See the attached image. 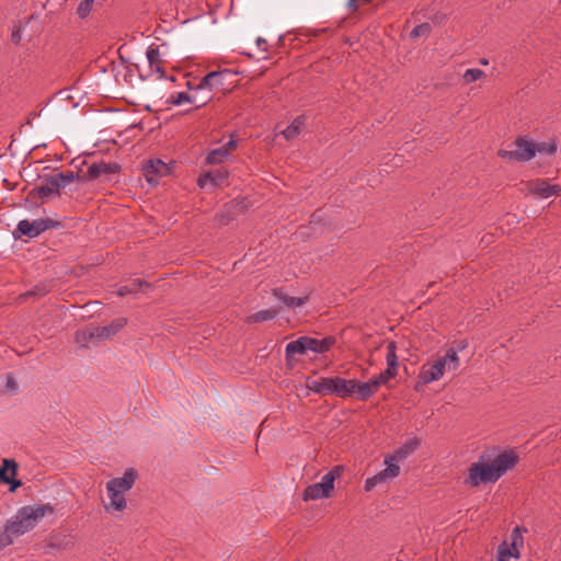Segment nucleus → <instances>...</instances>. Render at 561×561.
<instances>
[{
    "mask_svg": "<svg viewBox=\"0 0 561 561\" xmlns=\"http://www.w3.org/2000/svg\"><path fill=\"white\" fill-rule=\"evenodd\" d=\"M194 93H192V104L194 105V108H201L203 106H205L206 104H208L214 95L213 93H210V91H196V90H193Z\"/></svg>",
    "mask_w": 561,
    "mask_h": 561,
    "instance_id": "nucleus-31",
    "label": "nucleus"
},
{
    "mask_svg": "<svg viewBox=\"0 0 561 561\" xmlns=\"http://www.w3.org/2000/svg\"><path fill=\"white\" fill-rule=\"evenodd\" d=\"M306 387L320 396H325L327 392V377H320L319 379H310L308 378L306 381Z\"/></svg>",
    "mask_w": 561,
    "mask_h": 561,
    "instance_id": "nucleus-32",
    "label": "nucleus"
},
{
    "mask_svg": "<svg viewBox=\"0 0 561 561\" xmlns=\"http://www.w3.org/2000/svg\"><path fill=\"white\" fill-rule=\"evenodd\" d=\"M51 175L55 180H57L59 184V191H61V188H65L68 184L72 183L76 180H82L79 173L73 171H59Z\"/></svg>",
    "mask_w": 561,
    "mask_h": 561,
    "instance_id": "nucleus-27",
    "label": "nucleus"
},
{
    "mask_svg": "<svg viewBox=\"0 0 561 561\" xmlns=\"http://www.w3.org/2000/svg\"><path fill=\"white\" fill-rule=\"evenodd\" d=\"M229 172L226 169H217L202 173L197 179V185L204 188L207 184L213 187H219L224 184L228 185Z\"/></svg>",
    "mask_w": 561,
    "mask_h": 561,
    "instance_id": "nucleus-13",
    "label": "nucleus"
},
{
    "mask_svg": "<svg viewBox=\"0 0 561 561\" xmlns=\"http://www.w3.org/2000/svg\"><path fill=\"white\" fill-rule=\"evenodd\" d=\"M307 351H309V347H308V336L307 335L300 336L297 340L289 342L286 345V348H285L286 364L291 366L293 365L291 362L294 360V356L296 354L304 355V354L307 353Z\"/></svg>",
    "mask_w": 561,
    "mask_h": 561,
    "instance_id": "nucleus-16",
    "label": "nucleus"
},
{
    "mask_svg": "<svg viewBox=\"0 0 561 561\" xmlns=\"http://www.w3.org/2000/svg\"><path fill=\"white\" fill-rule=\"evenodd\" d=\"M39 220L42 224L43 231H46L47 229H59L62 227L59 220H55L51 218H41Z\"/></svg>",
    "mask_w": 561,
    "mask_h": 561,
    "instance_id": "nucleus-45",
    "label": "nucleus"
},
{
    "mask_svg": "<svg viewBox=\"0 0 561 561\" xmlns=\"http://www.w3.org/2000/svg\"><path fill=\"white\" fill-rule=\"evenodd\" d=\"M484 77H485L484 71H482L481 69H478V68L468 69V70H466V72L463 75V79L467 83L474 82Z\"/></svg>",
    "mask_w": 561,
    "mask_h": 561,
    "instance_id": "nucleus-41",
    "label": "nucleus"
},
{
    "mask_svg": "<svg viewBox=\"0 0 561 561\" xmlns=\"http://www.w3.org/2000/svg\"><path fill=\"white\" fill-rule=\"evenodd\" d=\"M519 548L520 547L510 546V551L512 552V558H515V559H519L520 558Z\"/></svg>",
    "mask_w": 561,
    "mask_h": 561,
    "instance_id": "nucleus-54",
    "label": "nucleus"
},
{
    "mask_svg": "<svg viewBox=\"0 0 561 561\" xmlns=\"http://www.w3.org/2000/svg\"><path fill=\"white\" fill-rule=\"evenodd\" d=\"M420 446V440L416 437H413L405 442L400 448H398L393 456L390 458L391 460L400 461L411 455L417 447Z\"/></svg>",
    "mask_w": 561,
    "mask_h": 561,
    "instance_id": "nucleus-23",
    "label": "nucleus"
},
{
    "mask_svg": "<svg viewBox=\"0 0 561 561\" xmlns=\"http://www.w3.org/2000/svg\"><path fill=\"white\" fill-rule=\"evenodd\" d=\"M42 232L44 231L39 219L33 221L23 219L18 224L16 229L14 231V233L26 236L28 238H35L39 236Z\"/></svg>",
    "mask_w": 561,
    "mask_h": 561,
    "instance_id": "nucleus-17",
    "label": "nucleus"
},
{
    "mask_svg": "<svg viewBox=\"0 0 561 561\" xmlns=\"http://www.w3.org/2000/svg\"><path fill=\"white\" fill-rule=\"evenodd\" d=\"M272 295L278 299H280L288 308H296L304 306L308 301V296L306 297H290L284 294L283 288H273Z\"/></svg>",
    "mask_w": 561,
    "mask_h": 561,
    "instance_id": "nucleus-22",
    "label": "nucleus"
},
{
    "mask_svg": "<svg viewBox=\"0 0 561 561\" xmlns=\"http://www.w3.org/2000/svg\"><path fill=\"white\" fill-rule=\"evenodd\" d=\"M138 477H139L138 471L135 468H128L125 470L123 477L113 478V479L108 480L106 482V486L116 489V490L121 491L122 493H125L134 486Z\"/></svg>",
    "mask_w": 561,
    "mask_h": 561,
    "instance_id": "nucleus-14",
    "label": "nucleus"
},
{
    "mask_svg": "<svg viewBox=\"0 0 561 561\" xmlns=\"http://www.w3.org/2000/svg\"><path fill=\"white\" fill-rule=\"evenodd\" d=\"M497 561H508L510 558H512V552L510 551V546L506 541H503L497 547Z\"/></svg>",
    "mask_w": 561,
    "mask_h": 561,
    "instance_id": "nucleus-44",
    "label": "nucleus"
},
{
    "mask_svg": "<svg viewBox=\"0 0 561 561\" xmlns=\"http://www.w3.org/2000/svg\"><path fill=\"white\" fill-rule=\"evenodd\" d=\"M55 508L50 504L25 505L18 510L19 516L27 526V531L32 530L46 514H53Z\"/></svg>",
    "mask_w": 561,
    "mask_h": 561,
    "instance_id": "nucleus-7",
    "label": "nucleus"
},
{
    "mask_svg": "<svg viewBox=\"0 0 561 561\" xmlns=\"http://www.w3.org/2000/svg\"><path fill=\"white\" fill-rule=\"evenodd\" d=\"M518 461L519 457L514 450H504L494 458L483 453L478 461L469 466L468 476L463 483L473 488L480 484L494 483L507 470L513 469Z\"/></svg>",
    "mask_w": 561,
    "mask_h": 561,
    "instance_id": "nucleus-1",
    "label": "nucleus"
},
{
    "mask_svg": "<svg viewBox=\"0 0 561 561\" xmlns=\"http://www.w3.org/2000/svg\"><path fill=\"white\" fill-rule=\"evenodd\" d=\"M142 286L148 288V287H150V284L142 279H134L131 282V284L121 286L117 294L122 297L129 295V294H134V293H137L138 289H140Z\"/></svg>",
    "mask_w": 561,
    "mask_h": 561,
    "instance_id": "nucleus-33",
    "label": "nucleus"
},
{
    "mask_svg": "<svg viewBox=\"0 0 561 561\" xmlns=\"http://www.w3.org/2000/svg\"><path fill=\"white\" fill-rule=\"evenodd\" d=\"M322 488L320 482L308 485L302 493V500L307 502L310 500L331 497V494Z\"/></svg>",
    "mask_w": 561,
    "mask_h": 561,
    "instance_id": "nucleus-21",
    "label": "nucleus"
},
{
    "mask_svg": "<svg viewBox=\"0 0 561 561\" xmlns=\"http://www.w3.org/2000/svg\"><path fill=\"white\" fill-rule=\"evenodd\" d=\"M9 484V492L14 493L19 488L23 485L22 480L16 479V476L10 474L9 482H5Z\"/></svg>",
    "mask_w": 561,
    "mask_h": 561,
    "instance_id": "nucleus-48",
    "label": "nucleus"
},
{
    "mask_svg": "<svg viewBox=\"0 0 561 561\" xmlns=\"http://www.w3.org/2000/svg\"><path fill=\"white\" fill-rule=\"evenodd\" d=\"M108 496H110V503L108 505H104L105 510L107 512L116 511L122 512L126 508L127 502L124 496V493L116 489H112L110 486H106Z\"/></svg>",
    "mask_w": 561,
    "mask_h": 561,
    "instance_id": "nucleus-19",
    "label": "nucleus"
},
{
    "mask_svg": "<svg viewBox=\"0 0 561 561\" xmlns=\"http://www.w3.org/2000/svg\"><path fill=\"white\" fill-rule=\"evenodd\" d=\"M42 183L34 186L26 196V203H32L37 206L36 201L41 199L43 203L54 196H60L59 184L53 175L42 176Z\"/></svg>",
    "mask_w": 561,
    "mask_h": 561,
    "instance_id": "nucleus-4",
    "label": "nucleus"
},
{
    "mask_svg": "<svg viewBox=\"0 0 561 561\" xmlns=\"http://www.w3.org/2000/svg\"><path fill=\"white\" fill-rule=\"evenodd\" d=\"M527 191L541 198L550 196H559L561 194V186L559 184H550L547 179H535L526 182Z\"/></svg>",
    "mask_w": 561,
    "mask_h": 561,
    "instance_id": "nucleus-9",
    "label": "nucleus"
},
{
    "mask_svg": "<svg viewBox=\"0 0 561 561\" xmlns=\"http://www.w3.org/2000/svg\"><path fill=\"white\" fill-rule=\"evenodd\" d=\"M228 156L229 154L227 153V149L218 147L208 152L205 161L207 164H218L221 163Z\"/></svg>",
    "mask_w": 561,
    "mask_h": 561,
    "instance_id": "nucleus-34",
    "label": "nucleus"
},
{
    "mask_svg": "<svg viewBox=\"0 0 561 561\" xmlns=\"http://www.w3.org/2000/svg\"><path fill=\"white\" fill-rule=\"evenodd\" d=\"M351 379H344L342 377H327V392L325 396L334 394L339 398L352 397Z\"/></svg>",
    "mask_w": 561,
    "mask_h": 561,
    "instance_id": "nucleus-11",
    "label": "nucleus"
},
{
    "mask_svg": "<svg viewBox=\"0 0 561 561\" xmlns=\"http://www.w3.org/2000/svg\"><path fill=\"white\" fill-rule=\"evenodd\" d=\"M336 339L332 335H328L323 337L322 340H318L311 336H308V347L309 351L317 353V354H323L331 350L333 345H335Z\"/></svg>",
    "mask_w": 561,
    "mask_h": 561,
    "instance_id": "nucleus-20",
    "label": "nucleus"
},
{
    "mask_svg": "<svg viewBox=\"0 0 561 561\" xmlns=\"http://www.w3.org/2000/svg\"><path fill=\"white\" fill-rule=\"evenodd\" d=\"M51 287H53V285H51L50 280L42 282V283L36 284L31 290L23 294L22 297H24V298H31V297L41 298V297H44L45 295H47L51 290Z\"/></svg>",
    "mask_w": 561,
    "mask_h": 561,
    "instance_id": "nucleus-28",
    "label": "nucleus"
},
{
    "mask_svg": "<svg viewBox=\"0 0 561 561\" xmlns=\"http://www.w3.org/2000/svg\"><path fill=\"white\" fill-rule=\"evenodd\" d=\"M264 43H265V41H264V39H262V38H259V39H257V45H259V46H260L261 44H264Z\"/></svg>",
    "mask_w": 561,
    "mask_h": 561,
    "instance_id": "nucleus-59",
    "label": "nucleus"
},
{
    "mask_svg": "<svg viewBox=\"0 0 561 561\" xmlns=\"http://www.w3.org/2000/svg\"><path fill=\"white\" fill-rule=\"evenodd\" d=\"M236 75H237V72H233L230 69L210 71L201 79L199 83L196 87L193 88L190 81L186 82V85L190 90H196L197 92L198 91H205V92L210 91L211 92L214 89V83H213L214 79L220 78L222 76H236Z\"/></svg>",
    "mask_w": 561,
    "mask_h": 561,
    "instance_id": "nucleus-15",
    "label": "nucleus"
},
{
    "mask_svg": "<svg viewBox=\"0 0 561 561\" xmlns=\"http://www.w3.org/2000/svg\"><path fill=\"white\" fill-rule=\"evenodd\" d=\"M480 64L483 65V66H486L489 64V60L488 59H480Z\"/></svg>",
    "mask_w": 561,
    "mask_h": 561,
    "instance_id": "nucleus-57",
    "label": "nucleus"
},
{
    "mask_svg": "<svg viewBox=\"0 0 561 561\" xmlns=\"http://www.w3.org/2000/svg\"><path fill=\"white\" fill-rule=\"evenodd\" d=\"M27 531V526L23 523L19 516V512L13 517L8 519L0 530V550L9 547L13 543V538L22 536Z\"/></svg>",
    "mask_w": 561,
    "mask_h": 561,
    "instance_id": "nucleus-6",
    "label": "nucleus"
},
{
    "mask_svg": "<svg viewBox=\"0 0 561 561\" xmlns=\"http://www.w3.org/2000/svg\"><path fill=\"white\" fill-rule=\"evenodd\" d=\"M7 387L13 389L15 387V382L11 376L8 377Z\"/></svg>",
    "mask_w": 561,
    "mask_h": 561,
    "instance_id": "nucleus-56",
    "label": "nucleus"
},
{
    "mask_svg": "<svg viewBox=\"0 0 561 561\" xmlns=\"http://www.w3.org/2000/svg\"><path fill=\"white\" fill-rule=\"evenodd\" d=\"M317 218H318V216H317V211H316V213H313V214L311 215V221H310V222L316 221V219H317Z\"/></svg>",
    "mask_w": 561,
    "mask_h": 561,
    "instance_id": "nucleus-58",
    "label": "nucleus"
},
{
    "mask_svg": "<svg viewBox=\"0 0 561 561\" xmlns=\"http://www.w3.org/2000/svg\"><path fill=\"white\" fill-rule=\"evenodd\" d=\"M459 365L460 360L456 350L448 348L443 357H438L432 364L426 363L422 366L419 375L421 382H417L414 389L419 391L421 386L438 380L444 375L446 366L449 370H457Z\"/></svg>",
    "mask_w": 561,
    "mask_h": 561,
    "instance_id": "nucleus-2",
    "label": "nucleus"
},
{
    "mask_svg": "<svg viewBox=\"0 0 561 561\" xmlns=\"http://www.w3.org/2000/svg\"><path fill=\"white\" fill-rule=\"evenodd\" d=\"M354 387L352 390V397L356 396L358 400L367 401L373 394L377 391L374 386H371L370 379L366 382H362L357 379H351Z\"/></svg>",
    "mask_w": 561,
    "mask_h": 561,
    "instance_id": "nucleus-18",
    "label": "nucleus"
},
{
    "mask_svg": "<svg viewBox=\"0 0 561 561\" xmlns=\"http://www.w3.org/2000/svg\"><path fill=\"white\" fill-rule=\"evenodd\" d=\"M152 70L156 71L157 73H159L160 78L167 77L165 76V70H164L162 64L154 66Z\"/></svg>",
    "mask_w": 561,
    "mask_h": 561,
    "instance_id": "nucleus-53",
    "label": "nucleus"
},
{
    "mask_svg": "<svg viewBox=\"0 0 561 561\" xmlns=\"http://www.w3.org/2000/svg\"><path fill=\"white\" fill-rule=\"evenodd\" d=\"M227 206L239 217L249 209L250 202L247 197L239 196L228 202Z\"/></svg>",
    "mask_w": 561,
    "mask_h": 561,
    "instance_id": "nucleus-29",
    "label": "nucleus"
},
{
    "mask_svg": "<svg viewBox=\"0 0 561 561\" xmlns=\"http://www.w3.org/2000/svg\"><path fill=\"white\" fill-rule=\"evenodd\" d=\"M387 467L375 476L367 478L365 481L364 489L365 491H371L377 484L387 481L388 479H392L399 476L400 467L397 463L390 462L386 459Z\"/></svg>",
    "mask_w": 561,
    "mask_h": 561,
    "instance_id": "nucleus-12",
    "label": "nucleus"
},
{
    "mask_svg": "<svg viewBox=\"0 0 561 561\" xmlns=\"http://www.w3.org/2000/svg\"><path fill=\"white\" fill-rule=\"evenodd\" d=\"M238 146L236 139L231 138L227 144L222 145L221 148L227 149V153L230 154Z\"/></svg>",
    "mask_w": 561,
    "mask_h": 561,
    "instance_id": "nucleus-51",
    "label": "nucleus"
},
{
    "mask_svg": "<svg viewBox=\"0 0 561 561\" xmlns=\"http://www.w3.org/2000/svg\"><path fill=\"white\" fill-rule=\"evenodd\" d=\"M142 173L146 178V181L152 186L158 185L159 180L163 176H167L171 173V168L168 163L163 162L160 159H150L147 160L142 165Z\"/></svg>",
    "mask_w": 561,
    "mask_h": 561,
    "instance_id": "nucleus-8",
    "label": "nucleus"
},
{
    "mask_svg": "<svg viewBox=\"0 0 561 561\" xmlns=\"http://www.w3.org/2000/svg\"><path fill=\"white\" fill-rule=\"evenodd\" d=\"M185 102L192 104V94L187 92H179L176 94L171 95V98L168 100V103L172 105H181Z\"/></svg>",
    "mask_w": 561,
    "mask_h": 561,
    "instance_id": "nucleus-39",
    "label": "nucleus"
},
{
    "mask_svg": "<svg viewBox=\"0 0 561 561\" xmlns=\"http://www.w3.org/2000/svg\"><path fill=\"white\" fill-rule=\"evenodd\" d=\"M237 218H238V216L231 209H229V207L227 206V203H226L224 205L222 209L215 215L214 220L218 226L224 227V226L229 225L231 221L236 220Z\"/></svg>",
    "mask_w": 561,
    "mask_h": 561,
    "instance_id": "nucleus-30",
    "label": "nucleus"
},
{
    "mask_svg": "<svg viewBox=\"0 0 561 561\" xmlns=\"http://www.w3.org/2000/svg\"><path fill=\"white\" fill-rule=\"evenodd\" d=\"M305 126V117L298 116L296 117L290 125H288L283 131V136L287 140H291L296 138L300 133L302 127Z\"/></svg>",
    "mask_w": 561,
    "mask_h": 561,
    "instance_id": "nucleus-26",
    "label": "nucleus"
},
{
    "mask_svg": "<svg viewBox=\"0 0 561 561\" xmlns=\"http://www.w3.org/2000/svg\"><path fill=\"white\" fill-rule=\"evenodd\" d=\"M127 324L126 318L114 319L110 324L103 327H95L89 331V340L94 337L99 340H107L118 333Z\"/></svg>",
    "mask_w": 561,
    "mask_h": 561,
    "instance_id": "nucleus-10",
    "label": "nucleus"
},
{
    "mask_svg": "<svg viewBox=\"0 0 561 561\" xmlns=\"http://www.w3.org/2000/svg\"><path fill=\"white\" fill-rule=\"evenodd\" d=\"M397 351V343L394 341H391L387 345V363H396L398 362V356L396 354Z\"/></svg>",
    "mask_w": 561,
    "mask_h": 561,
    "instance_id": "nucleus-46",
    "label": "nucleus"
},
{
    "mask_svg": "<svg viewBox=\"0 0 561 561\" xmlns=\"http://www.w3.org/2000/svg\"><path fill=\"white\" fill-rule=\"evenodd\" d=\"M431 32H432L431 24L427 22H424V23H421L412 28V31L410 32V37L417 38L421 36H428L431 34Z\"/></svg>",
    "mask_w": 561,
    "mask_h": 561,
    "instance_id": "nucleus-36",
    "label": "nucleus"
},
{
    "mask_svg": "<svg viewBox=\"0 0 561 561\" xmlns=\"http://www.w3.org/2000/svg\"><path fill=\"white\" fill-rule=\"evenodd\" d=\"M344 470H345V467L342 465H339V466H334L328 473L330 476H333V480L335 481L336 479L342 477Z\"/></svg>",
    "mask_w": 561,
    "mask_h": 561,
    "instance_id": "nucleus-49",
    "label": "nucleus"
},
{
    "mask_svg": "<svg viewBox=\"0 0 561 561\" xmlns=\"http://www.w3.org/2000/svg\"><path fill=\"white\" fill-rule=\"evenodd\" d=\"M278 314L277 308H270L265 310H260L255 313H252L247 317L245 322L248 324L250 323H257V322H264L268 320H273Z\"/></svg>",
    "mask_w": 561,
    "mask_h": 561,
    "instance_id": "nucleus-25",
    "label": "nucleus"
},
{
    "mask_svg": "<svg viewBox=\"0 0 561 561\" xmlns=\"http://www.w3.org/2000/svg\"><path fill=\"white\" fill-rule=\"evenodd\" d=\"M93 2H94V0H82L79 3V5L77 8V14L79 15L80 19H85L87 16H89V14L92 11Z\"/></svg>",
    "mask_w": 561,
    "mask_h": 561,
    "instance_id": "nucleus-40",
    "label": "nucleus"
},
{
    "mask_svg": "<svg viewBox=\"0 0 561 561\" xmlns=\"http://www.w3.org/2000/svg\"><path fill=\"white\" fill-rule=\"evenodd\" d=\"M347 5H348L351 12H353V13L356 12L359 7V4L357 3V0H348Z\"/></svg>",
    "mask_w": 561,
    "mask_h": 561,
    "instance_id": "nucleus-55",
    "label": "nucleus"
},
{
    "mask_svg": "<svg viewBox=\"0 0 561 561\" xmlns=\"http://www.w3.org/2000/svg\"><path fill=\"white\" fill-rule=\"evenodd\" d=\"M147 58L149 61L150 69H153L154 66L163 64L160 59V53L158 47L150 46L147 49Z\"/></svg>",
    "mask_w": 561,
    "mask_h": 561,
    "instance_id": "nucleus-38",
    "label": "nucleus"
},
{
    "mask_svg": "<svg viewBox=\"0 0 561 561\" xmlns=\"http://www.w3.org/2000/svg\"><path fill=\"white\" fill-rule=\"evenodd\" d=\"M234 76H222L220 78L214 79V89H218L222 92L229 91L230 85L233 84V81L231 80Z\"/></svg>",
    "mask_w": 561,
    "mask_h": 561,
    "instance_id": "nucleus-37",
    "label": "nucleus"
},
{
    "mask_svg": "<svg viewBox=\"0 0 561 561\" xmlns=\"http://www.w3.org/2000/svg\"><path fill=\"white\" fill-rule=\"evenodd\" d=\"M321 485L323 486L322 489H325L331 495H332V492L334 490V480H333V476H330L328 472L322 477L321 479Z\"/></svg>",
    "mask_w": 561,
    "mask_h": 561,
    "instance_id": "nucleus-47",
    "label": "nucleus"
},
{
    "mask_svg": "<svg viewBox=\"0 0 561 561\" xmlns=\"http://www.w3.org/2000/svg\"><path fill=\"white\" fill-rule=\"evenodd\" d=\"M523 533H527V529L523 526H516L511 533V545L513 547H523L524 538Z\"/></svg>",
    "mask_w": 561,
    "mask_h": 561,
    "instance_id": "nucleus-35",
    "label": "nucleus"
},
{
    "mask_svg": "<svg viewBox=\"0 0 561 561\" xmlns=\"http://www.w3.org/2000/svg\"><path fill=\"white\" fill-rule=\"evenodd\" d=\"M19 463L15 459L4 458L0 466V483L9 482L10 474L18 476Z\"/></svg>",
    "mask_w": 561,
    "mask_h": 561,
    "instance_id": "nucleus-24",
    "label": "nucleus"
},
{
    "mask_svg": "<svg viewBox=\"0 0 561 561\" xmlns=\"http://www.w3.org/2000/svg\"><path fill=\"white\" fill-rule=\"evenodd\" d=\"M122 167L117 162L101 161L92 163L84 175L82 181L101 180V182H112V175L121 172Z\"/></svg>",
    "mask_w": 561,
    "mask_h": 561,
    "instance_id": "nucleus-5",
    "label": "nucleus"
},
{
    "mask_svg": "<svg viewBox=\"0 0 561 561\" xmlns=\"http://www.w3.org/2000/svg\"><path fill=\"white\" fill-rule=\"evenodd\" d=\"M535 147L537 148L536 153L539 152V153L552 154L557 151V144L553 140L550 142H539V144L535 142Z\"/></svg>",
    "mask_w": 561,
    "mask_h": 561,
    "instance_id": "nucleus-42",
    "label": "nucleus"
},
{
    "mask_svg": "<svg viewBox=\"0 0 561 561\" xmlns=\"http://www.w3.org/2000/svg\"><path fill=\"white\" fill-rule=\"evenodd\" d=\"M390 379H392L390 371L383 370L378 376L371 378L370 381L371 386L378 390L381 385H386Z\"/></svg>",
    "mask_w": 561,
    "mask_h": 561,
    "instance_id": "nucleus-43",
    "label": "nucleus"
},
{
    "mask_svg": "<svg viewBox=\"0 0 561 561\" xmlns=\"http://www.w3.org/2000/svg\"><path fill=\"white\" fill-rule=\"evenodd\" d=\"M514 150L500 149L497 156L507 161L526 162L530 161L536 156L535 142L527 140L523 136H518L515 141Z\"/></svg>",
    "mask_w": 561,
    "mask_h": 561,
    "instance_id": "nucleus-3",
    "label": "nucleus"
},
{
    "mask_svg": "<svg viewBox=\"0 0 561 561\" xmlns=\"http://www.w3.org/2000/svg\"><path fill=\"white\" fill-rule=\"evenodd\" d=\"M11 41H12L14 44H19V43L21 42V34H20V30H16V31H13V32H12Z\"/></svg>",
    "mask_w": 561,
    "mask_h": 561,
    "instance_id": "nucleus-52",
    "label": "nucleus"
},
{
    "mask_svg": "<svg viewBox=\"0 0 561 561\" xmlns=\"http://www.w3.org/2000/svg\"><path fill=\"white\" fill-rule=\"evenodd\" d=\"M399 363H387V368L385 371H390L391 377L394 378L398 375Z\"/></svg>",
    "mask_w": 561,
    "mask_h": 561,
    "instance_id": "nucleus-50",
    "label": "nucleus"
}]
</instances>
